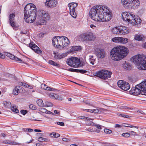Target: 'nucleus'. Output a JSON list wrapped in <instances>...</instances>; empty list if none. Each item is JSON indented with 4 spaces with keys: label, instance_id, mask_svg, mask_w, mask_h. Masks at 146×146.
<instances>
[{
    "label": "nucleus",
    "instance_id": "1",
    "mask_svg": "<svg viewBox=\"0 0 146 146\" xmlns=\"http://www.w3.org/2000/svg\"><path fill=\"white\" fill-rule=\"evenodd\" d=\"M91 18L98 22L109 21L111 18V13L107 7L102 5L96 6L91 9L89 13Z\"/></svg>",
    "mask_w": 146,
    "mask_h": 146
},
{
    "label": "nucleus",
    "instance_id": "2",
    "mask_svg": "<svg viewBox=\"0 0 146 146\" xmlns=\"http://www.w3.org/2000/svg\"><path fill=\"white\" fill-rule=\"evenodd\" d=\"M129 53L127 48L123 46H117L114 47L110 52V56L113 60L119 61L127 56Z\"/></svg>",
    "mask_w": 146,
    "mask_h": 146
},
{
    "label": "nucleus",
    "instance_id": "3",
    "mask_svg": "<svg viewBox=\"0 0 146 146\" xmlns=\"http://www.w3.org/2000/svg\"><path fill=\"white\" fill-rule=\"evenodd\" d=\"M36 6L33 4L26 5L24 9V17L25 21L28 23H33L36 19Z\"/></svg>",
    "mask_w": 146,
    "mask_h": 146
},
{
    "label": "nucleus",
    "instance_id": "4",
    "mask_svg": "<svg viewBox=\"0 0 146 146\" xmlns=\"http://www.w3.org/2000/svg\"><path fill=\"white\" fill-rule=\"evenodd\" d=\"M131 60L138 69L146 70V55H137L133 57Z\"/></svg>",
    "mask_w": 146,
    "mask_h": 146
},
{
    "label": "nucleus",
    "instance_id": "5",
    "mask_svg": "<svg viewBox=\"0 0 146 146\" xmlns=\"http://www.w3.org/2000/svg\"><path fill=\"white\" fill-rule=\"evenodd\" d=\"M123 6L127 9L137 8L140 5L139 0H121Z\"/></svg>",
    "mask_w": 146,
    "mask_h": 146
},
{
    "label": "nucleus",
    "instance_id": "6",
    "mask_svg": "<svg viewBox=\"0 0 146 146\" xmlns=\"http://www.w3.org/2000/svg\"><path fill=\"white\" fill-rule=\"evenodd\" d=\"M50 18V16L48 13L45 11H42L40 17L39 16L36 19L35 25H43L45 23L46 21L49 20Z\"/></svg>",
    "mask_w": 146,
    "mask_h": 146
},
{
    "label": "nucleus",
    "instance_id": "7",
    "mask_svg": "<svg viewBox=\"0 0 146 146\" xmlns=\"http://www.w3.org/2000/svg\"><path fill=\"white\" fill-rule=\"evenodd\" d=\"M95 38L92 33L89 32L80 35L79 36V39L83 41H92L94 40Z\"/></svg>",
    "mask_w": 146,
    "mask_h": 146
},
{
    "label": "nucleus",
    "instance_id": "8",
    "mask_svg": "<svg viewBox=\"0 0 146 146\" xmlns=\"http://www.w3.org/2000/svg\"><path fill=\"white\" fill-rule=\"evenodd\" d=\"M67 63L71 67L77 68L81 66V62L80 60L76 57H72L68 59Z\"/></svg>",
    "mask_w": 146,
    "mask_h": 146
},
{
    "label": "nucleus",
    "instance_id": "9",
    "mask_svg": "<svg viewBox=\"0 0 146 146\" xmlns=\"http://www.w3.org/2000/svg\"><path fill=\"white\" fill-rule=\"evenodd\" d=\"M62 36L54 37L52 40V43L54 47L60 49L64 48Z\"/></svg>",
    "mask_w": 146,
    "mask_h": 146
},
{
    "label": "nucleus",
    "instance_id": "10",
    "mask_svg": "<svg viewBox=\"0 0 146 146\" xmlns=\"http://www.w3.org/2000/svg\"><path fill=\"white\" fill-rule=\"evenodd\" d=\"M112 73L106 70H102L97 72L95 76L98 77L101 79H106L108 78H110Z\"/></svg>",
    "mask_w": 146,
    "mask_h": 146
},
{
    "label": "nucleus",
    "instance_id": "11",
    "mask_svg": "<svg viewBox=\"0 0 146 146\" xmlns=\"http://www.w3.org/2000/svg\"><path fill=\"white\" fill-rule=\"evenodd\" d=\"M117 84L118 86L124 90H127L130 88L129 84L124 81L120 80L117 82Z\"/></svg>",
    "mask_w": 146,
    "mask_h": 146
},
{
    "label": "nucleus",
    "instance_id": "12",
    "mask_svg": "<svg viewBox=\"0 0 146 146\" xmlns=\"http://www.w3.org/2000/svg\"><path fill=\"white\" fill-rule=\"evenodd\" d=\"M58 3L57 0H45V6L47 8L52 9L55 7Z\"/></svg>",
    "mask_w": 146,
    "mask_h": 146
},
{
    "label": "nucleus",
    "instance_id": "13",
    "mask_svg": "<svg viewBox=\"0 0 146 146\" xmlns=\"http://www.w3.org/2000/svg\"><path fill=\"white\" fill-rule=\"evenodd\" d=\"M15 15L14 13L10 14L9 17V22L10 24L13 28L16 27L15 20Z\"/></svg>",
    "mask_w": 146,
    "mask_h": 146
},
{
    "label": "nucleus",
    "instance_id": "14",
    "mask_svg": "<svg viewBox=\"0 0 146 146\" xmlns=\"http://www.w3.org/2000/svg\"><path fill=\"white\" fill-rule=\"evenodd\" d=\"M29 46L38 54H40L42 53V51L33 42H31L29 44Z\"/></svg>",
    "mask_w": 146,
    "mask_h": 146
},
{
    "label": "nucleus",
    "instance_id": "15",
    "mask_svg": "<svg viewBox=\"0 0 146 146\" xmlns=\"http://www.w3.org/2000/svg\"><path fill=\"white\" fill-rule=\"evenodd\" d=\"M48 96L49 97L53 99H55L60 101H62L64 100L63 97L62 96L58 95L53 92L50 93L48 94Z\"/></svg>",
    "mask_w": 146,
    "mask_h": 146
},
{
    "label": "nucleus",
    "instance_id": "16",
    "mask_svg": "<svg viewBox=\"0 0 146 146\" xmlns=\"http://www.w3.org/2000/svg\"><path fill=\"white\" fill-rule=\"evenodd\" d=\"M70 11V15L74 18L76 17V15L75 12V8L71 3H69L68 5Z\"/></svg>",
    "mask_w": 146,
    "mask_h": 146
},
{
    "label": "nucleus",
    "instance_id": "17",
    "mask_svg": "<svg viewBox=\"0 0 146 146\" xmlns=\"http://www.w3.org/2000/svg\"><path fill=\"white\" fill-rule=\"evenodd\" d=\"M95 54L98 58H103L105 57V53L103 49H97L96 50Z\"/></svg>",
    "mask_w": 146,
    "mask_h": 146
},
{
    "label": "nucleus",
    "instance_id": "18",
    "mask_svg": "<svg viewBox=\"0 0 146 146\" xmlns=\"http://www.w3.org/2000/svg\"><path fill=\"white\" fill-rule=\"evenodd\" d=\"M138 87L140 88L141 91L143 93L142 94L146 96V80L143 81L139 84L138 86Z\"/></svg>",
    "mask_w": 146,
    "mask_h": 146
},
{
    "label": "nucleus",
    "instance_id": "19",
    "mask_svg": "<svg viewBox=\"0 0 146 146\" xmlns=\"http://www.w3.org/2000/svg\"><path fill=\"white\" fill-rule=\"evenodd\" d=\"M54 58L55 59H60L66 56L67 54L66 53H60L58 52H54Z\"/></svg>",
    "mask_w": 146,
    "mask_h": 146
},
{
    "label": "nucleus",
    "instance_id": "20",
    "mask_svg": "<svg viewBox=\"0 0 146 146\" xmlns=\"http://www.w3.org/2000/svg\"><path fill=\"white\" fill-rule=\"evenodd\" d=\"M5 55L9 57V58L13 60H15L18 61L19 62L22 63L23 61L20 58L15 56L11 54L6 52L5 53Z\"/></svg>",
    "mask_w": 146,
    "mask_h": 146
},
{
    "label": "nucleus",
    "instance_id": "21",
    "mask_svg": "<svg viewBox=\"0 0 146 146\" xmlns=\"http://www.w3.org/2000/svg\"><path fill=\"white\" fill-rule=\"evenodd\" d=\"M119 35H125L129 32L127 28L125 27L119 26Z\"/></svg>",
    "mask_w": 146,
    "mask_h": 146
},
{
    "label": "nucleus",
    "instance_id": "22",
    "mask_svg": "<svg viewBox=\"0 0 146 146\" xmlns=\"http://www.w3.org/2000/svg\"><path fill=\"white\" fill-rule=\"evenodd\" d=\"M62 38L64 48L68 45L70 43V41L68 38L66 36H62Z\"/></svg>",
    "mask_w": 146,
    "mask_h": 146
},
{
    "label": "nucleus",
    "instance_id": "23",
    "mask_svg": "<svg viewBox=\"0 0 146 146\" xmlns=\"http://www.w3.org/2000/svg\"><path fill=\"white\" fill-rule=\"evenodd\" d=\"M131 13H128L126 12H124L122 13V17L124 21H127L129 20V16Z\"/></svg>",
    "mask_w": 146,
    "mask_h": 146
},
{
    "label": "nucleus",
    "instance_id": "24",
    "mask_svg": "<svg viewBox=\"0 0 146 146\" xmlns=\"http://www.w3.org/2000/svg\"><path fill=\"white\" fill-rule=\"evenodd\" d=\"M119 26L115 27L111 30V32L113 34L119 35Z\"/></svg>",
    "mask_w": 146,
    "mask_h": 146
},
{
    "label": "nucleus",
    "instance_id": "25",
    "mask_svg": "<svg viewBox=\"0 0 146 146\" xmlns=\"http://www.w3.org/2000/svg\"><path fill=\"white\" fill-rule=\"evenodd\" d=\"M135 15L133 13L131 12L130 15L129 16V20L127 21L133 25L134 22L133 21L135 20Z\"/></svg>",
    "mask_w": 146,
    "mask_h": 146
},
{
    "label": "nucleus",
    "instance_id": "26",
    "mask_svg": "<svg viewBox=\"0 0 146 146\" xmlns=\"http://www.w3.org/2000/svg\"><path fill=\"white\" fill-rule=\"evenodd\" d=\"M138 85L136 86L135 87H133L132 88L131 90L130 91V93H131L133 94L135 93V92L138 91V94H139L141 92V90L140 88H139V87H138Z\"/></svg>",
    "mask_w": 146,
    "mask_h": 146
},
{
    "label": "nucleus",
    "instance_id": "27",
    "mask_svg": "<svg viewBox=\"0 0 146 146\" xmlns=\"http://www.w3.org/2000/svg\"><path fill=\"white\" fill-rule=\"evenodd\" d=\"M22 89V87L20 86L15 87L13 91V94L15 95H17L18 93L20 92L21 89Z\"/></svg>",
    "mask_w": 146,
    "mask_h": 146
},
{
    "label": "nucleus",
    "instance_id": "28",
    "mask_svg": "<svg viewBox=\"0 0 146 146\" xmlns=\"http://www.w3.org/2000/svg\"><path fill=\"white\" fill-rule=\"evenodd\" d=\"M144 37L143 35L136 34L135 35L134 39L139 41H141L143 40Z\"/></svg>",
    "mask_w": 146,
    "mask_h": 146
},
{
    "label": "nucleus",
    "instance_id": "29",
    "mask_svg": "<svg viewBox=\"0 0 146 146\" xmlns=\"http://www.w3.org/2000/svg\"><path fill=\"white\" fill-rule=\"evenodd\" d=\"M3 143L8 145H17L18 144L17 143L9 140L4 141H3Z\"/></svg>",
    "mask_w": 146,
    "mask_h": 146
},
{
    "label": "nucleus",
    "instance_id": "30",
    "mask_svg": "<svg viewBox=\"0 0 146 146\" xmlns=\"http://www.w3.org/2000/svg\"><path fill=\"white\" fill-rule=\"evenodd\" d=\"M121 39V37H115L113 38L112 40L113 42L120 43Z\"/></svg>",
    "mask_w": 146,
    "mask_h": 146
},
{
    "label": "nucleus",
    "instance_id": "31",
    "mask_svg": "<svg viewBox=\"0 0 146 146\" xmlns=\"http://www.w3.org/2000/svg\"><path fill=\"white\" fill-rule=\"evenodd\" d=\"M41 87L44 89L46 90H50L52 91L53 90V89L50 88L49 87H48L45 84H42L41 85Z\"/></svg>",
    "mask_w": 146,
    "mask_h": 146
},
{
    "label": "nucleus",
    "instance_id": "32",
    "mask_svg": "<svg viewBox=\"0 0 146 146\" xmlns=\"http://www.w3.org/2000/svg\"><path fill=\"white\" fill-rule=\"evenodd\" d=\"M48 62L50 64L54 66L58 67H60V64L56 63V62L52 60H49L48 61Z\"/></svg>",
    "mask_w": 146,
    "mask_h": 146
},
{
    "label": "nucleus",
    "instance_id": "33",
    "mask_svg": "<svg viewBox=\"0 0 146 146\" xmlns=\"http://www.w3.org/2000/svg\"><path fill=\"white\" fill-rule=\"evenodd\" d=\"M11 109L13 111L16 113H18L19 112V110L17 109L16 106H11Z\"/></svg>",
    "mask_w": 146,
    "mask_h": 146
},
{
    "label": "nucleus",
    "instance_id": "34",
    "mask_svg": "<svg viewBox=\"0 0 146 146\" xmlns=\"http://www.w3.org/2000/svg\"><path fill=\"white\" fill-rule=\"evenodd\" d=\"M133 25H136V24H140L141 23V19L139 18H135V20L133 21Z\"/></svg>",
    "mask_w": 146,
    "mask_h": 146
},
{
    "label": "nucleus",
    "instance_id": "35",
    "mask_svg": "<svg viewBox=\"0 0 146 146\" xmlns=\"http://www.w3.org/2000/svg\"><path fill=\"white\" fill-rule=\"evenodd\" d=\"M37 104L40 106L43 107L44 106V104L43 101L42 100L39 99L37 101Z\"/></svg>",
    "mask_w": 146,
    "mask_h": 146
},
{
    "label": "nucleus",
    "instance_id": "36",
    "mask_svg": "<svg viewBox=\"0 0 146 146\" xmlns=\"http://www.w3.org/2000/svg\"><path fill=\"white\" fill-rule=\"evenodd\" d=\"M50 135L52 137L57 138L59 137L60 135L58 133L52 132L50 134Z\"/></svg>",
    "mask_w": 146,
    "mask_h": 146
},
{
    "label": "nucleus",
    "instance_id": "37",
    "mask_svg": "<svg viewBox=\"0 0 146 146\" xmlns=\"http://www.w3.org/2000/svg\"><path fill=\"white\" fill-rule=\"evenodd\" d=\"M128 41V39L127 38H123L121 37L120 43L125 44Z\"/></svg>",
    "mask_w": 146,
    "mask_h": 146
},
{
    "label": "nucleus",
    "instance_id": "38",
    "mask_svg": "<svg viewBox=\"0 0 146 146\" xmlns=\"http://www.w3.org/2000/svg\"><path fill=\"white\" fill-rule=\"evenodd\" d=\"M89 57V60L90 63L92 65L94 64L95 58H94V56L92 55H91Z\"/></svg>",
    "mask_w": 146,
    "mask_h": 146
},
{
    "label": "nucleus",
    "instance_id": "39",
    "mask_svg": "<svg viewBox=\"0 0 146 146\" xmlns=\"http://www.w3.org/2000/svg\"><path fill=\"white\" fill-rule=\"evenodd\" d=\"M72 50L74 51H78L80 50L81 47L79 46H73L72 47Z\"/></svg>",
    "mask_w": 146,
    "mask_h": 146
},
{
    "label": "nucleus",
    "instance_id": "40",
    "mask_svg": "<svg viewBox=\"0 0 146 146\" xmlns=\"http://www.w3.org/2000/svg\"><path fill=\"white\" fill-rule=\"evenodd\" d=\"M38 140L40 142H42L43 141H47V139L46 138H43L42 137H39L38 138Z\"/></svg>",
    "mask_w": 146,
    "mask_h": 146
},
{
    "label": "nucleus",
    "instance_id": "41",
    "mask_svg": "<svg viewBox=\"0 0 146 146\" xmlns=\"http://www.w3.org/2000/svg\"><path fill=\"white\" fill-rule=\"evenodd\" d=\"M29 107L30 109L32 110H36L37 109V108L36 106L33 104L30 105Z\"/></svg>",
    "mask_w": 146,
    "mask_h": 146
},
{
    "label": "nucleus",
    "instance_id": "42",
    "mask_svg": "<svg viewBox=\"0 0 146 146\" xmlns=\"http://www.w3.org/2000/svg\"><path fill=\"white\" fill-rule=\"evenodd\" d=\"M129 133H130V135L131 136H137L138 135V134H137L136 132H134L133 131H131L129 132Z\"/></svg>",
    "mask_w": 146,
    "mask_h": 146
},
{
    "label": "nucleus",
    "instance_id": "43",
    "mask_svg": "<svg viewBox=\"0 0 146 146\" xmlns=\"http://www.w3.org/2000/svg\"><path fill=\"white\" fill-rule=\"evenodd\" d=\"M121 135L123 137H128L130 136V134L129 133H126L122 134Z\"/></svg>",
    "mask_w": 146,
    "mask_h": 146
},
{
    "label": "nucleus",
    "instance_id": "44",
    "mask_svg": "<svg viewBox=\"0 0 146 146\" xmlns=\"http://www.w3.org/2000/svg\"><path fill=\"white\" fill-rule=\"evenodd\" d=\"M104 132L105 133L110 134L112 133V131L108 129H104Z\"/></svg>",
    "mask_w": 146,
    "mask_h": 146
},
{
    "label": "nucleus",
    "instance_id": "45",
    "mask_svg": "<svg viewBox=\"0 0 146 146\" xmlns=\"http://www.w3.org/2000/svg\"><path fill=\"white\" fill-rule=\"evenodd\" d=\"M87 72V71L84 70H79L78 69L77 72H80L81 74H85Z\"/></svg>",
    "mask_w": 146,
    "mask_h": 146
},
{
    "label": "nucleus",
    "instance_id": "46",
    "mask_svg": "<svg viewBox=\"0 0 146 146\" xmlns=\"http://www.w3.org/2000/svg\"><path fill=\"white\" fill-rule=\"evenodd\" d=\"M52 104L51 103L46 101L45 102V106L46 107H50L52 106Z\"/></svg>",
    "mask_w": 146,
    "mask_h": 146
},
{
    "label": "nucleus",
    "instance_id": "47",
    "mask_svg": "<svg viewBox=\"0 0 146 146\" xmlns=\"http://www.w3.org/2000/svg\"><path fill=\"white\" fill-rule=\"evenodd\" d=\"M127 125H125V126L129 127H130L131 128H137V129H138V127H137V126H133V125H132L129 124H127Z\"/></svg>",
    "mask_w": 146,
    "mask_h": 146
},
{
    "label": "nucleus",
    "instance_id": "48",
    "mask_svg": "<svg viewBox=\"0 0 146 146\" xmlns=\"http://www.w3.org/2000/svg\"><path fill=\"white\" fill-rule=\"evenodd\" d=\"M78 70V69L70 68L68 70L71 72H77Z\"/></svg>",
    "mask_w": 146,
    "mask_h": 146
},
{
    "label": "nucleus",
    "instance_id": "49",
    "mask_svg": "<svg viewBox=\"0 0 146 146\" xmlns=\"http://www.w3.org/2000/svg\"><path fill=\"white\" fill-rule=\"evenodd\" d=\"M21 112L22 114L25 115L27 113V111L25 110H21Z\"/></svg>",
    "mask_w": 146,
    "mask_h": 146
},
{
    "label": "nucleus",
    "instance_id": "50",
    "mask_svg": "<svg viewBox=\"0 0 146 146\" xmlns=\"http://www.w3.org/2000/svg\"><path fill=\"white\" fill-rule=\"evenodd\" d=\"M40 111L42 113H46L47 110L44 108H41L40 110Z\"/></svg>",
    "mask_w": 146,
    "mask_h": 146
},
{
    "label": "nucleus",
    "instance_id": "51",
    "mask_svg": "<svg viewBox=\"0 0 146 146\" xmlns=\"http://www.w3.org/2000/svg\"><path fill=\"white\" fill-rule=\"evenodd\" d=\"M57 124L58 125L62 126H64V123L63 122H57Z\"/></svg>",
    "mask_w": 146,
    "mask_h": 146
},
{
    "label": "nucleus",
    "instance_id": "52",
    "mask_svg": "<svg viewBox=\"0 0 146 146\" xmlns=\"http://www.w3.org/2000/svg\"><path fill=\"white\" fill-rule=\"evenodd\" d=\"M100 111L98 109H93V113H100Z\"/></svg>",
    "mask_w": 146,
    "mask_h": 146
},
{
    "label": "nucleus",
    "instance_id": "53",
    "mask_svg": "<svg viewBox=\"0 0 146 146\" xmlns=\"http://www.w3.org/2000/svg\"><path fill=\"white\" fill-rule=\"evenodd\" d=\"M62 141H64L69 142L70 141V140L68 138H63L62 139Z\"/></svg>",
    "mask_w": 146,
    "mask_h": 146
},
{
    "label": "nucleus",
    "instance_id": "54",
    "mask_svg": "<svg viewBox=\"0 0 146 146\" xmlns=\"http://www.w3.org/2000/svg\"><path fill=\"white\" fill-rule=\"evenodd\" d=\"M120 115H121V117H125L126 118H129V117H130L129 115H125V114H121Z\"/></svg>",
    "mask_w": 146,
    "mask_h": 146
},
{
    "label": "nucleus",
    "instance_id": "55",
    "mask_svg": "<svg viewBox=\"0 0 146 146\" xmlns=\"http://www.w3.org/2000/svg\"><path fill=\"white\" fill-rule=\"evenodd\" d=\"M123 109H129L130 110H133V108H129L127 106H123Z\"/></svg>",
    "mask_w": 146,
    "mask_h": 146
},
{
    "label": "nucleus",
    "instance_id": "56",
    "mask_svg": "<svg viewBox=\"0 0 146 146\" xmlns=\"http://www.w3.org/2000/svg\"><path fill=\"white\" fill-rule=\"evenodd\" d=\"M22 84L21 85L23 86L25 88H28V87L29 86V85L27 84L24 83H21Z\"/></svg>",
    "mask_w": 146,
    "mask_h": 146
},
{
    "label": "nucleus",
    "instance_id": "57",
    "mask_svg": "<svg viewBox=\"0 0 146 146\" xmlns=\"http://www.w3.org/2000/svg\"><path fill=\"white\" fill-rule=\"evenodd\" d=\"M46 113H47V114H51V115H54V113L49 111H48V110H47V111H46Z\"/></svg>",
    "mask_w": 146,
    "mask_h": 146
},
{
    "label": "nucleus",
    "instance_id": "58",
    "mask_svg": "<svg viewBox=\"0 0 146 146\" xmlns=\"http://www.w3.org/2000/svg\"><path fill=\"white\" fill-rule=\"evenodd\" d=\"M5 56L3 54L0 52V58H5Z\"/></svg>",
    "mask_w": 146,
    "mask_h": 146
},
{
    "label": "nucleus",
    "instance_id": "59",
    "mask_svg": "<svg viewBox=\"0 0 146 146\" xmlns=\"http://www.w3.org/2000/svg\"><path fill=\"white\" fill-rule=\"evenodd\" d=\"M71 3H72L74 7L75 8L77 6L78 4L76 3L72 2Z\"/></svg>",
    "mask_w": 146,
    "mask_h": 146
},
{
    "label": "nucleus",
    "instance_id": "60",
    "mask_svg": "<svg viewBox=\"0 0 146 146\" xmlns=\"http://www.w3.org/2000/svg\"><path fill=\"white\" fill-rule=\"evenodd\" d=\"M26 130L29 132H31L33 131V129L30 128H27L26 129Z\"/></svg>",
    "mask_w": 146,
    "mask_h": 146
},
{
    "label": "nucleus",
    "instance_id": "61",
    "mask_svg": "<svg viewBox=\"0 0 146 146\" xmlns=\"http://www.w3.org/2000/svg\"><path fill=\"white\" fill-rule=\"evenodd\" d=\"M54 112L55 113L57 114L58 115H59L60 114V112H58L57 110H55L54 111Z\"/></svg>",
    "mask_w": 146,
    "mask_h": 146
},
{
    "label": "nucleus",
    "instance_id": "62",
    "mask_svg": "<svg viewBox=\"0 0 146 146\" xmlns=\"http://www.w3.org/2000/svg\"><path fill=\"white\" fill-rule=\"evenodd\" d=\"M86 111L90 112L93 113V110L87 109Z\"/></svg>",
    "mask_w": 146,
    "mask_h": 146
},
{
    "label": "nucleus",
    "instance_id": "63",
    "mask_svg": "<svg viewBox=\"0 0 146 146\" xmlns=\"http://www.w3.org/2000/svg\"><path fill=\"white\" fill-rule=\"evenodd\" d=\"M121 127V125L118 124H115V127L116 128H117V127L119 128V127Z\"/></svg>",
    "mask_w": 146,
    "mask_h": 146
},
{
    "label": "nucleus",
    "instance_id": "64",
    "mask_svg": "<svg viewBox=\"0 0 146 146\" xmlns=\"http://www.w3.org/2000/svg\"><path fill=\"white\" fill-rule=\"evenodd\" d=\"M96 126L99 129H101V126L100 125H97Z\"/></svg>",
    "mask_w": 146,
    "mask_h": 146
}]
</instances>
